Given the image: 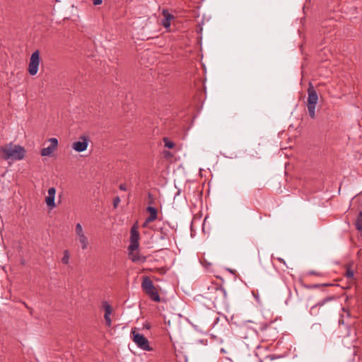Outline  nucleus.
Returning a JSON list of instances; mask_svg holds the SVG:
<instances>
[{
	"label": "nucleus",
	"instance_id": "1",
	"mask_svg": "<svg viewBox=\"0 0 362 362\" xmlns=\"http://www.w3.org/2000/svg\"><path fill=\"white\" fill-rule=\"evenodd\" d=\"M1 157L4 160H22L26 151L24 147L9 143L0 147Z\"/></svg>",
	"mask_w": 362,
	"mask_h": 362
},
{
	"label": "nucleus",
	"instance_id": "2",
	"mask_svg": "<svg viewBox=\"0 0 362 362\" xmlns=\"http://www.w3.org/2000/svg\"><path fill=\"white\" fill-rule=\"evenodd\" d=\"M207 298L213 302L215 306L224 305L226 303V291L217 284H213L208 288Z\"/></svg>",
	"mask_w": 362,
	"mask_h": 362
},
{
	"label": "nucleus",
	"instance_id": "3",
	"mask_svg": "<svg viewBox=\"0 0 362 362\" xmlns=\"http://www.w3.org/2000/svg\"><path fill=\"white\" fill-rule=\"evenodd\" d=\"M141 288L144 292L148 295L152 300L155 302L160 301L158 292L148 276H146L143 277Z\"/></svg>",
	"mask_w": 362,
	"mask_h": 362
},
{
	"label": "nucleus",
	"instance_id": "4",
	"mask_svg": "<svg viewBox=\"0 0 362 362\" xmlns=\"http://www.w3.org/2000/svg\"><path fill=\"white\" fill-rule=\"evenodd\" d=\"M131 335L133 341L138 347L144 351H151L152 349L150 347L148 340L144 337V334L136 332V328H133L131 332Z\"/></svg>",
	"mask_w": 362,
	"mask_h": 362
},
{
	"label": "nucleus",
	"instance_id": "5",
	"mask_svg": "<svg viewBox=\"0 0 362 362\" xmlns=\"http://www.w3.org/2000/svg\"><path fill=\"white\" fill-rule=\"evenodd\" d=\"M40 60V52L37 49L31 54L28 64V71L31 76L37 74Z\"/></svg>",
	"mask_w": 362,
	"mask_h": 362
},
{
	"label": "nucleus",
	"instance_id": "6",
	"mask_svg": "<svg viewBox=\"0 0 362 362\" xmlns=\"http://www.w3.org/2000/svg\"><path fill=\"white\" fill-rule=\"evenodd\" d=\"M262 337L267 341H273L276 338L277 332L276 329L270 324H265L259 327Z\"/></svg>",
	"mask_w": 362,
	"mask_h": 362
},
{
	"label": "nucleus",
	"instance_id": "7",
	"mask_svg": "<svg viewBox=\"0 0 362 362\" xmlns=\"http://www.w3.org/2000/svg\"><path fill=\"white\" fill-rule=\"evenodd\" d=\"M138 223H135L130 230V244L127 249H139V233L138 231Z\"/></svg>",
	"mask_w": 362,
	"mask_h": 362
},
{
	"label": "nucleus",
	"instance_id": "8",
	"mask_svg": "<svg viewBox=\"0 0 362 362\" xmlns=\"http://www.w3.org/2000/svg\"><path fill=\"white\" fill-rule=\"evenodd\" d=\"M79 139V141L73 143L72 148L77 152H82L87 148L89 137L81 136Z\"/></svg>",
	"mask_w": 362,
	"mask_h": 362
},
{
	"label": "nucleus",
	"instance_id": "9",
	"mask_svg": "<svg viewBox=\"0 0 362 362\" xmlns=\"http://www.w3.org/2000/svg\"><path fill=\"white\" fill-rule=\"evenodd\" d=\"M308 95V97L307 105H316L318 101V95L311 83H309Z\"/></svg>",
	"mask_w": 362,
	"mask_h": 362
},
{
	"label": "nucleus",
	"instance_id": "10",
	"mask_svg": "<svg viewBox=\"0 0 362 362\" xmlns=\"http://www.w3.org/2000/svg\"><path fill=\"white\" fill-rule=\"evenodd\" d=\"M129 258L135 263L141 264L146 261V256L140 254L139 250H129Z\"/></svg>",
	"mask_w": 362,
	"mask_h": 362
},
{
	"label": "nucleus",
	"instance_id": "11",
	"mask_svg": "<svg viewBox=\"0 0 362 362\" xmlns=\"http://www.w3.org/2000/svg\"><path fill=\"white\" fill-rule=\"evenodd\" d=\"M162 15L163 16V19L161 20L160 24L165 29H168L170 27V22L173 19L175 18V16L170 13L166 8L163 9Z\"/></svg>",
	"mask_w": 362,
	"mask_h": 362
},
{
	"label": "nucleus",
	"instance_id": "12",
	"mask_svg": "<svg viewBox=\"0 0 362 362\" xmlns=\"http://www.w3.org/2000/svg\"><path fill=\"white\" fill-rule=\"evenodd\" d=\"M103 305L105 310L104 318L105 323L107 327H110L112 325V320L110 318V315L112 313V306L106 301L103 302Z\"/></svg>",
	"mask_w": 362,
	"mask_h": 362
},
{
	"label": "nucleus",
	"instance_id": "13",
	"mask_svg": "<svg viewBox=\"0 0 362 362\" xmlns=\"http://www.w3.org/2000/svg\"><path fill=\"white\" fill-rule=\"evenodd\" d=\"M146 211L149 213V216L146 218V222H153L157 219L158 210L156 208L149 206L146 208Z\"/></svg>",
	"mask_w": 362,
	"mask_h": 362
},
{
	"label": "nucleus",
	"instance_id": "14",
	"mask_svg": "<svg viewBox=\"0 0 362 362\" xmlns=\"http://www.w3.org/2000/svg\"><path fill=\"white\" fill-rule=\"evenodd\" d=\"M357 211L358 215L355 222V226L358 233L362 235V209L360 208L359 205L358 206Z\"/></svg>",
	"mask_w": 362,
	"mask_h": 362
},
{
	"label": "nucleus",
	"instance_id": "15",
	"mask_svg": "<svg viewBox=\"0 0 362 362\" xmlns=\"http://www.w3.org/2000/svg\"><path fill=\"white\" fill-rule=\"evenodd\" d=\"M56 150L53 146L49 145L47 148H43L40 151V154L42 156H49L52 153Z\"/></svg>",
	"mask_w": 362,
	"mask_h": 362
},
{
	"label": "nucleus",
	"instance_id": "16",
	"mask_svg": "<svg viewBox=\"0 0 362 362\" xmlns=\"http://www.w3.org/2000/svg\"><path fill=\"white\" fill-rule=\"evenodd\" d=\"M45 202L49 209H53L56 206L54 203V197L47 196L45 198Z\"/></svg>",
	"mask_w": 362,
	"mask_h": 362
},
{
	"label": "nucleus",
	"instance_id": "17",
	"mask_svg": "<svg viewBox=\"0 0 362 362\" xmlns=\"http://www.w3.org/2000/svg\"><path fill=\"white\" fill-rule=\"evenodd\" d=\"M163 141L165 147H166L169 149H172L175 146V144L173 141H170L168 137H164L163 139Z\"/></svg>",
	"mask_w": 362,
	"mask_h": 362
},
{
	"label": "nucleus",
	"instance_id": "18",
	"mask_svg": "<svg viewBox=\"0 0 362 362\" xmlns=\"http://www.w3.org/2000/svg\"><path fill=\"white\" fill-rule=\"evenodd\" d=\"M78 240L81 244L82 249H86L88 245V239L84 234L78 235Z\"/></svg>",
	"mask_w": 362,
	"mask_h": 362
},
{
	"label": "nucleus",
	"instance_id": "19",
	"mask_svg": "<svg viewBox=\"0 0 362 362\" xmlns=\"http://www.w3.org/2000/svg\"><path fill=\"white\" fill-rule=\"evenodd\" d=\"M315 106L316 105H307L308 112H309V115H310V117L312 119H315Z\"/></svg>",
	"mask_w": 362,
	"mask_h": 362
},
{
	"label": "nucleus",
	"instance_id": "20",
	"mask_svg": "<svg viewBox=\"0 0 362 362\" xmlns=\"http://www.w3.org/2000/svg\"><path fill=\"white\" fill-rule=\"evenodd\" d=\"M200 262L205 266L206 268L212 264V262L208 261L205 257V253L203 254L202 257H200Z\"/></svg>",
	"mask_w": 362,
	"mask_h": 362
},
{
	"label": "nucleus",
	"instance_id": "21",
	"mask_svg": "<svg viewBox=\"0 0 362 362\" xmlns=\"http://www.w3.org/2000/svg\"><path fill=\"white\" fill-rule=\"evenodd\" d=\"M160 239L162 240V243L159 244L160 247H165L168 245V241L169 240V238L166 235H161Z\"/></svg>",
	"mask_w": 362,
	"mask_h": 362
},
{
	"label": "nucleus",
	"instance_id": "22",
	"mask_svg": "<svg viewBox=\"0 0 362 362\" xmlns=\"http://www.w3.org/2000/svg\"><path fill=\"white\" fill-rule=\"evenodd\" d=\"M70 255L68 250H65L64 253V256L62 258V262L64 264H67L69 261Z\"/></svg>",
	"mask_w": 362,
	"mask_h": 362
},
{
	"label": "nucleus",
	"instance_id": "23",
	"mask_svg": "<svg viewBox=\"0 0 362 362\" xmlns=\"http://www.w3.org/2000/svg\"><path fill=\"white\" fill-rule=\"evenodd\" d=\"M49 141L51 143L50 145L53 146L54 148H57L58 146V140L56 138H51L49 139Z\"/></svg>",
	"mask_w": 362,
	"mask_h": 362
},
{
	"label": "nucleus",
	"instance_id": "24",
	"mask_svg": "<svg viewBox=\"0 0 362 362\" xmlns=\"http://www.w3.org/2000/svg\"><path fill=\"white\" fill-rule=\"evenodd\" d=\"M76 233L77 235H81V234H83V228L80 223H77L76 226Z\"/></svg>",
	"mask_w": 362,
	"mask_h": 362
},
{
	"label": "nucleus",
	"instance_id": "25",
	"mask_svg": "<svg viewBox=\"0 0 362 362\" xmlns=\"http://www.w3.org/2000/svg\"><path fill=\"white\" fill-rule=\"evenodd\" d=\"M119 202H120L119 197V196L115 197L113 199V202H112L114 209H117Z\"/></svg>",
	"mask_w": 362,
	"mask_h": 362
},
{
	"label": "nucleus",
	"instance_id": "26",
	"mask_svg": "<svg viewBox=\"0 0 362 362\" xmlns=\"http://www.w3.org/2000/svg\"><path fill=\"white\" fill-rule=\"evenodd\" d=\"M357 241L354 240L353 236L351 237V240L354 243V247H361V240L358 236H357Z\"/></svg>",
	"mask_w": 362,
	"mask_h": 362
},
{
	"label": "nucleus",
	"instance_id": "27",
	"mask_svg": "<svg viewBox=\"0 0 362 362\" xmlns=\"http://www.w3.org/2000/svg\"><path fill=\"white\" fill-rule=\"evenodd\" d=\"M354 275V272L350 268H348L346 272V276L347 277V279H353Z\"/></svg>",
	"mask_w": 362,
	"mask_h": 362
},
{
	"label": "nucleus",
	"instance_id": "28",
	"mask_svg": "<svg viewBox=\"0 0 362 362\" xmlns=\"http://www.w3.org/2000/svg\"><path fill=\"white\" fill-rule=\"evenodd\" d=\"M163 154L165 158H172L173 156V153L168 150H164Z\"/></svg>",
	"mask_w": 362,
	"mask_h": 362
},
{
	"label": "nucleus",
	"instance_id": "29",
	"mask_svg": "<svg viewBox=\"0 0 362 362\" xmlns=\"http://www.w3.org/2000/svg\"><path fill=\"white\" fill-rule=\"evenodd\" d=\"M56 193V189L52 187L48 189V196L54 197Z\"/></svg>",
	"mask_w": 362,
	"mask_h": 362
},
{
	"label": "nucleus",
	"instance_id": "30",
	"mask_svg": "<svg viewBox=\"0 0 362 362\" xmlns=\"http://www.w3.org/2000/svg\"><path fill=\"white\" fill-rule=\"evenodd\" d=\"M360 194L356 195L351 201V206H354L355 204H356L360 200Z\"/></svg>",
	"mask_w": 362,
	"mask_h": 362
},
{
	"label": "nucleus",
	"instance_id": "31",
	"mask_svg": "<svg viewBox=\"0 0 362 362\" xmlns=\"http://www.w3.org/2000/svg\"><path fill=\"white\" fill-rule=\"evenodd\" d=\"M272 259L273 260H276V261L279 262L280 263H282V264H285L284 260L282 258H281V257H275L274 255H272Z\"/></svg>",
	"mask_w": 362,
	"mask_h": 362
},
{
	"label": "nucleus",
	"instance_id": "32",
	"mask_svg": "<svg viewBox=\"0 0 362 362\" xmlns=\"http://www.w3.org/2000/svg\"><path fill=\"white\" fill-rule=\"evenodd\" d=\"M119 188L120 190H122V191H127V185L125 183H122L119 185Z\"/></svg>",
	"mask_w": 362,
	"mask_h": 362
},
{
	"label": "nucleus",
	"instance_id": "33",
	"mask_svg": "<svg viewBox=\"0 0 362 362\" xmlns=\"http://www.w3.org/2000/svg\"><path fill=\"white\" fill-rule=\"evenodd\" d=\"M92 1H93V5H95V6L100 5L103 3L102 0H92Z\"/></svg>",
	"mask_w": 362,
	"mask_h": 362
},
{
	"label": "nucleus",
	"instance_id": "34",
	"mask_svg": "<svg viewBox=\"0 0 362 362\" xmlns=\"http://www.w3.org/2000/svg\"><path fill=\"white\" fill-rule=\"evenodd\" d=\"M308 274L310 275H315V276H320L321 274L315 271H310L308 272Z\"/></svg>",
	"mask_w": 362,
	"mask_h": 362
},
{
	"label": "nucleus",
	"instance_id": "35",
	"mask_svg": "<svg viewBox=\"0 0 362 362\" xmlns=\"http://www.w3.org/2000/svg\"><path fill=\"white\" fill-rule=\"evenodd\" d=\"M1 246L5 247L4 243V240H3L2 235L0 234V247H1Z\"/></svg>",
	"mask_w": 362,
	"mask_h": 362
},
{
	"label": "nucleus",
	"instance_id": "36",
	"mask_svg": "<svg viewBox=\"0 0 362 362\" xmlns=\"http://www.w3.org/2000/svg\"><path fill=\"white\" fill-rule=\"evenodd\" d=\"M150 222H146V219L145 220L144 223H143L142 226L144 228L146 227L147 225Z\"/></svg>",
	"mask_w": 362,
	"mask_h": 362
},
{
	"label": "nucleus",
	"instance_id": "37",
	"mask_svg": "<svg viewBox=\"0 0 362 362\" xmlns=\"http://www.w3.org/2000/svg\"><path fill=\"white\" fill-rule=\"evenodd\" d=\"M325 300H323L322 303H318L316 305V306H317V305H324V303H325Z\"/></svg>",
	"mask_w": 362,
	"mask_h": 362
},
{
	"label": "nucleus",
	"instance_id": "38",
	"mask_svg": "<svg viewBox=\"0 0 362 362\" xmlns=\"http://www.w3.org/2000/svg\"><path fill=\"white\" fill-rule=\"evenodd\" d=\"M311 287L312 288H317V287H319V285L315 284V285H313Z\"/></svg>",
	"mask_w": 362,
	"mask_h": 362
},
{
	"label": "nucleus",
	"instance_id": "39",
	"mask_svg": "<svg viewBox=\"0 0 362 362\" xmlns=\"http://www.w3.org/2000/svg\"><path fill=\"white\" fill-rule=\"evenodd\" d=\"M144 326H145V327H146V328H147V329H149V328H150V325H145Z\"/></svg>",
	"mask_w": 362,
	"mask_h": 362
},
{
	"label": "nucleus",
	"instance_id": "40",
	"mask_svg": "<svg viewBox=\"0 0 362 362\" xmlns=\"http://www.w3.org/2000/svg\"><path fill=\"white\" fill-rule=\"evenodd\" d=\"M228 270L230 273H233V271L232 269H228Z\"/></svg>",
	"mask_w": 362,
	"mask_h": 362
},
{
	"label": "nucleus",
	"instance_id": "41",
	"mask_svg": "<svg viewBox=\"0 0 362 362\" xmlns=\"http://www.w3.org/2000/svg\"><path fill=\"white\" fill-rule=\"evenodd\" d=\"M180 190H178L177 193V195H178L180 194Z\"/></svg>",
	"mask_w": 362,
	"mask_h": 362
}]
</instances>
